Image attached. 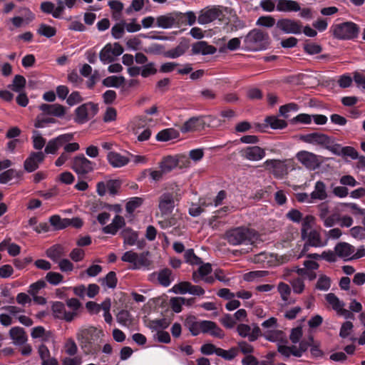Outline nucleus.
Listing matches in <instances>:
<instances>
[{
	"label": "nucleus",
	"instance_id": "f257e3e1",
	"mask_svg": "<svg viewBox=\"0 0 365 365\" xmlns=\"http://www.w3.org/2000/svg\"><path fill=\"white\" fill-rule=\"evenodd\" d=\"M300 140L304 143L320 145L334 155L351 160H365V156L359 155L358 151L351 146H342L336 143L335 138L326 134L314 132L300 135Z\"/></svg>",
	"mask_w": 365,
	"mask_h": 365
},
{
	"label": "nucleus",
	"instance_id": "f03ea898",
	"mask_svg": "<svg viewBox=\"0 0 365 365\" xmlns=\"http://www.w3.org/2000/svg\"><path fill=\"white\" fill-rule=\"evenodd\" d=\"M228 242L233 245H257L262 241L259 235L253 230L238 227L227 233Z\"/></svg>",
	"mask_w": 365,
	"mask_h": 365
},
{
	"label": "nucleus",
	"instance_id": "7ed1b4c3",
	"mask_svg": "<svg viewBox=\"0 0 365 365\" xmlns=\"http://www.w3.org/2000/svg\"><path fill=\"white\" fill-rule=\"evenodd\" d=\"M269 44V36L267 32L260 29L251 30L245 37L243 48L246 51H262L267 48Z\"/></svg>",
	"mask_w": 365,
	"mask_h": 365
},
{
	"label": "nucleus",
	"instance_id": "20e7f679",
	"mask_svg": "<svg viewBox=\"0 0 365 365\" xmlns=\"http://www.w3.org/2000/svg\"><path fill=\"white\" fill-rule=\"evenodd\" d=\"M359 25L352 21L334 24L330 27V33L333 37L342 41L356 38L359 36Z\"/></svg>",
	"mask_w": 365,
	"mask_h": 365
},
{
	"label": "nucleus",
	"instance_id": "39448f33",
	"mask_svg": "<svg viewBox=\"0 0 365 365\" xmlns=\"http://www.w3.org/2000/svg\"><path fill=\"white\" fill-rule=\"evenodd\" d=\"M179 190L178 187L175 185L170 191H166L159 197L158 209L161 217H165L172 213L175 206V201L178 200L180 196V193L178 192Z\"/></svg>",
	"mask_w": 365,
	"mask_h": 365
},
{
	"label": "nucleus",
	"instance_id": "423d86ee",
	"mask_svg": "<svg viewBox=\"0 0 365 365\" xmlns=\"http://www.w3.org/2000/svg\"><path fill=\"white\" fill-rule=\"evenodd\" d=\"M188 161H160L158 169L146 170L143 172L144 175L148 173L155 181L160 180L163 175L173 170H177L185 166Z\"/></svg>",
	"mask_w": 365,
	"mask_h": 365
},
{
	"label": "nucleus",
	"instance_id": "0eeeda50",
	"mask_svg": "<svg viewBox=\"0 0 365 365\" xmlns=\"http://www.w3.org/2000/svg\"><path fill=\"white\" fill-rule=\"evenodd\" d=\"M334 251L339 258L345 261L359 259L365 256L364 249H359L356 252L353 245L345 242L337 243L334 247Z\"/></svg>",
	"mask_w": 365,
	"mask_h": 365
},
{
	"label": "nucleus",
	"instance_id": "6e6552de",
	"mask_svg": "<svg viewBox=\"0 0 365 365\" xmlns=\"http://www.w3.org/2000/svg\"><path fill=\"white\" fill-rule=\"evenodd\" d=\"M222 6H213L202 10L198 16L197 21L200 24H207L216 19L222 20L225 16Z\"/></svg>",
	"mask_w": 365,
	"mask_h": 365
},
{
	"label": "nucleus",
	"instance_id": "1a4fd4ad",
	"mask_svg": "<svg viewBox=\"0 0 365 365\" xmlns=\"http://www.w3.org/2000/svg\"><path fill=\"white\" fill-rule=\"evenodd\" d=\"M98 111V104L93 102L83 103L78 106L76 110L75 121L78 123H84L88 120V115L93 117Z\"/></svg>",
	"mask_w": 365,
	"mask_h": 365
},
{
	"label": "nucleus",
	"instance_id": "9d476101",
	"mask_svg": "<svg viewBox=\"0 0 365 365\" xmlns=\"http://www.w3.org/2000/svg\"><path fill=\"white\" fill-rule=\"evenodd\" d=\"M276 25L284 34H299L302 31V23L297 20L281 19L277 21Z\"/></svg>",
	"mask_w": 365,
	"mask_h": 365
},
{
	"label": "nucleus",
	"instance_id": "9b49d317",
	"mask_svg": "<svg viewBox=\"0 0 365 365\" xmlns=\"http://www.w3.org/2000/svg\"><path fill=\"white\" fill-rule=\"evenodd\" d=\"M73 138L72 133L60 135L56 138L50 140L45 147L44 152L47 154H54L59 148L70 142Z\"/></svg>",
	"mask_w": 365,
	"mask_h": 365
},
{
	"label": "nucleus",
	"instance_id": "f8f14e48",
	"mask_svg": "<svg viewBox=\"0 0 365 365\" xmlns=\"http://www.w3.org/2000/svg\"><path fill=\"white\" fill-rule=\"evenodd\" d=\"M178 16H179V14L177 11L159 16L156 19V25L163 29H169L173 26L180 27L179 21H180V19H179Z\"/></svg>",
	"mask_w": 365,
	"mask_h": 365
},
{
	"label": "nucleus",
	"instance_id": "ddd939ff",
	"mask_svg": "<svg viewBox=\"0 0 365 365\" xmlns=\"http://www.w3.org/2000/svg\"><path fill=\"white\" fill-rule=\"evenodd\" d=\"M204 153V149L195 148L190 150L188 153L165 155L160 160H201Z\"/></svg>",
	"mask_w": 365,
	"mask_h": 365
},
{
	"label": "nucleus",
	"instance_id": "4468645a",
	"mask_svg": "<svg viewBox=\"0 0 365 365\" xmlns=\"http://www.w3.org/2000/svg\"><path fill=\"white\" fill-rule=\"evenodd\" d=\"M53 314L56 318L71 322L73 319V313L68 312L65 305L61 302H56L52 305Z\"/></svg>",
	"mask_w": 365,
	"mask_h": 365
},
{
	"label": "nucleus",
	"instance_id": "2eb2a0df",
	"mask_svg": "<svg viewBox=\"0 0 365 365\" xmlns=\"http://www.w3.org/2000/svg\"><path fill=\"white\" fill-rule=\"evenodd\" d=\"M266 124H256V128L262 131L263 128L269 125L272 129H283L287 126V123L284 120L279 119L276 116H267L264 120Z\"/></svg>",
	"mask_w": 365,
	"mask_h": 365
},
{
	"label": "nucleus",
	"instance_id": "dca6fc26",
	"mask_svg": "<svg viewBox=\"0 0 365 365\" xmlns=\"http://www.w3.org/2000/svg\"><path fill=\"white\" fill-rule=\"evenodd\" d=\"M43 114L51 115L56 117H63L65 115L66 109L62 105L56 104H46L43 103L39 107Z\"/></svg>",
	"mask_w": 365,
	"mask_h": 365
},
{
	"label": "nucleus",
	"instance_id": "f3484780",
	"mask_svg": "<svg viewBox=\"0 0 365 365\" xmlns=\"http://www.w3.org/2000/svg\"><path fill=\"white\" fill-rule=\"evenodd\" d=\"M217 51V48L212 45H209L206 41H200L192 44V53L208 55L214 54Z\"/></svg>",
	"mask_w": 365,
	"mask_h": 365
},
{
	"label": "nucleus",
	"instance_id": "a211bd4d",
	"mask_svg": "<svg viewBox=\"0 0 365 365\" xmlns=\"http://www.w3.org/2000/svg\"><path fill=\"white\" fill-rule=\"evenodd\" d=\"M202 325L201 330H202V333H207L220 339L224 336L223 331L215 322L204 320Z\"/></svg>",
	"mask_w": 365,
	"mask_h": 365
},
{
	"label": "nucleus",
	"instance_id": "6ab92c4d",
	"mask_svg": "<svg viewBox=\"0 0 365 365\" xmlns=\"http://www.w3.org/2000/svg\"><path fill=\"white\" fill-rule=\"evenodd\" d=\"M277 292L280 295L281 299L283 302L282 306H287L294 303V301L290 299L292 289L289 284L280 282L277 284Z\"/></svg>",
	"mask_w": 365,
	"mask_h": 365
},
{
	"label": "nucleus",
	"instance_id": "aec40b11",
	"mask_svg": "<svg viewBox=\"0 0 365 365\" xmlns=\"http://www.w3.org/2000/svg\"><path fill=\"white\" fill-rule=\"evenodd\" d=\"M277 10L281 12L299 11L301 10L298 2L293 0H277Z\"/></svg>",
	"mask_w": 365,
	"mask_h": 365
},
{
	"label": "nucleus",
	"instance_id": "412c9836",
	"mask_svg": "<svg viewBox=\"0 0 365 365\" xmlns=\"http://www.w3.org/2000/svg\"><path fill=\"white\" fill-rule=\"evenodd\" d=\"M125 224V220L122 216L115 215L112 222L103 228V231L106 234L115 235Z\"/></svg>",
	"mask_w": 365,
	"mask_h": 365
},
{
	"label": "nucleus",
	"instance_id": "4be33fe9",
	"mask_svg": "<svg viewBox=\"0 0 365 365\" xmlns=\"http://www.w3.org/2000/svg\"><path fill=\"white\" fill-rule=\"evenodd\" d=\"M122 236L123 237V245L125 247L126 245H138V247H141V245L138 241V235L136 232L131 229L126 228L122 231Z\"/></svg>",
	"mask_w": 365,
	"mask_h": 365
},
{
	"label": "nucleus",
	"instance_id": "5701e85b",
	"mask_svg": "<svg viewBox=\"0 0 365 365\" xmlns=\"http://www.w3.org/2000/svg\"><path fill=\"white\" fill-rule=\"evenodd\" d=\"M72 168L79 176H83L93 170V165L91 161H73Z\"/></svg>",
	"mask_w": 365,
	"mask_h": 365
},
{
	"label": "nucleus",
	"instance_id": "b1692460",
	"mask_svg": "<svg viewBox=\"0 0 365 365\" xmlns=\"http://www.w3.org/2000/svg\"><path fill=\"white\" fill-rule=\"evenodd\" d=\"M151 264L152 260L149 252H143L138 254L134 269H150Z\"/></svg>",
	"mask_w": 365,
	"mask_h": 365
},
{
	"label": "nucleus",
	"instance_id": "393cba45",
	"mask_svg": "<svg viewBox=\"0 0 365 365\" xmlns=\"http://www.w3.org/2000/svg\"><path fill=\"white\" fill-rule=\"evenodd\" d=\"M203 123L202 117H192L185 121L180 128L182 133H187L198 129Z\"/></svg>",
	"mask_w": 365,
	"mask_h": 365
},
{
	"label": "nucleus",
	"instance_id": "a878e982",
	"mask_svg": "<svg viewBox=\"0 0 365 365\" xmlns=\"http://www.w3.org/2000/svg\"><path fill=\"white\" fill-rule=\"evenodd\" d=\"M264 155V150L259 146H250L244 150V156L247 160H262Z\"/></svg>",
	"mask_w": 365,
	"mask_h": 365
},
{
	"label": "nucleus",
	"instance_id": "bb28decb",
	"mask_svg": "<svg viewBox=\"0 0 365 365\" xmlns=\"http://www.w3.org/2000/svg\"><path fill=\"white\" fill-rule=\"evenodd\" d=\"M188 48L187 43L180 42L175 48L165 51L163 56L169 58H177L182 56Z\"/></svg>",
	"mask_w": 365,
	"mask_h": 365
},
{
	"label": "nucleus",
	"instance_id": "cd10ccee",
	"mask_svg": "<svg viewBox=\"0 0 365 365\" xmlns=\"http://www.w3.org/2000/svg\"><path fill=\"white\" fill-rule=\"evenodd\" d=\"M64 255V248L60 245H55L46 250V256L55 262H58Z\"/></svg>",
	"mask_w": 365,
	"mask_h": 365
},
{
	"label": "nucleus",
	"instance_id": "c85d7f7f",
	"mask_svg": "<svg viewBox=\"0 0 365 365\" xmlns=\"http://www.w3.org/2000/svg\"><path fill=\"white\" fill-rule=\"evenodd\" d=\"M304 238H307L309 245L313 247H321L327 245V242L322 240L319 232L315 230L309 231Z\"/></svg>",
	"mask_w": 365,
	"mask_h": 365
},
{
	"label": "nucleus",
	"instance_id": "c756f323",
	"mask_svg": "<svg viewBox=\"0 0 365 365\" xmlns=\"http://www.w3.org/2000/svg\"><path fill=\"white\" fill-rule=\"evenodd\" d=\"M178 135V132L174 128H166L158 132L155 138L158 141L165 142L176 138Z\"/></svg>",
	"mask_w": 365,
	"mask_h": 365
},
{
	"label": "nucleus",
	"instance_id": "7c9ffc66",
	"mask_svg": "<svg viewBox=\"0 0 365 365\" xmlns=\"http://www.w3.org/2000/svg\"><path fill=\"white\" fill-rule=\"evenodd\" d=\"M252 261L262 266H271L274 261V256L266 252H260L255 255Z\"/></svg>",
	"mask_w": 365,
	"mask_h": 365
},
{
	"label": "nucleus",
	"instance_id": "2f4dec72",
	"mask_svg": "<svg viewBox=\"0 0 365 365\" xmlns=\"http://www.w3.org/2000/svg\"><path fill=\"white\" fill-rule=\"evenodd\" d=\"M9 335L14 343L21 344L26 341L24 329L19 327H15L10 329Z\"/></svg>",
	"mask_w": 365,
	"mask_h": 365
},
{
	"label": "nucleus",
	"instance_id": "473e14b6",
	"mask_svg": "<svg viewBox=\"0 0 365 365\" xmlns=\"http://www.w3.org/2000/svg\"><path fill=\"white\" fill-rule=\"evenodd\" d=\"M265 338L274 342H282L286 339V335L281 330L271 329L264 332Z\"/></svg>",
	"mask_w": 365,
	"mask_h": 365
},
{
	"label": "nucleus",
	"instance_id": "72a5a7b5",
	"mask_svg": "<svg viewBox=\"0 0 365 365\" xmlns=\"http://www.w3.org/2000/svg\"><path fill=\"white\" fill-rule=\"evenodd\" d=\"M310 195L313 200H324L327 196L324 183L321 181H317L315 184L314 190Z\"/></svg>",
	"mask_w": 365,
	"mask_h": 365
},
{
	"label": "nucleus",
	"instance_id": "f704fd0d",
	"mask_svg": "<svg viewBox=\"0 0 365 365\" xmlns=\"http://www.w3.org/2000/svg\"><path fill=\"white\" fill-rule=\"evenodd\" d=\"M178 14H179V19H180V21H179V26L180 27L184 25H193L196 21V16L194 12L192 11H187L186 13H182L177 11Z\"/></svg>",
	"mask_w": 365,
	"mask_h": 365
},
{
	"label": "nucleus",
	"instance_id": "c9c22d12",
	"mask_svg": "<svg viewBox=\"0 0 365 365\" xmlns=\"http://www.w3.org/2000/svg\"><path fill=\"white\" fill-rule=\"evenodd\" d=\"M99 58L101 62L104 64L113 62L114 56L112 52V45L110 43L106 44L100 51Z\"/></svg>",
	"mask_w": 365,
	"mask_h": 365
},
{
	"label": "nucleus",
	"instance_id": "e433bc0d",
	"mask_svg": "<svg viewBox=\"0 0 365 365\" xmlns=\"http://www.w3.org/2000/svg\"><path fill=\"white\" fill-rule=\"evenodd\" d=\"M325 299L329 305L336 312L345 306V304L333 293L326 294Z\"/></svg>",
	"mask_w": 365,
	"mask_h": 365
},
{
	"label": "nucleus",
	"instance_id": "4c0bfd02",
	"mask_svg": "<svg viewBox=\"0 0 365 365\" xmlns=\"http://www.w3.org/2000/svg\"><path fill=\"white\" fill-rule=\"evenodd\" d=\"M125 81L123 76H108L103 80V85L106 87L119 88Z\"/></svg>",
	"mask_w": 365,
	"mask_h": 365
},
{
	"label": "nucleus",
	"instance_id": "58836bf2",
	"mask_svg": "<svg viewBox=\"0 0 365 365\" xmlns=\"http://www.w3.org/2000/svg\"><path fill=\"white\" fill-rule=\"evenodd\" d=\"M302 237H307L308 232L312 230V227L315 222V218L312 215H307L302 218Z\"/></svg>",
	"mask_w": 365,
	"mask_h": 365
},
{
	"label": "nucleus",
	"instance_id": "ea45409f",
	"mask_svg": "<svg viewBox=\"0 0 365 365\" xmlns=\"http://www.w3.org/2000/svg\"><path fill=\"white\" fill-rule=\"evenodd\" d=\"M38 34L51 38L56 34V29L46 24H41L37 29Z\"/></svg>",
	"mask_w": 365,
	"mask_h": 365
},
{
	"label": "nucleus",
	"instance_id": "a19ab883",
	"mask_svg": "<svg viewBox=\"0 0 365 365\" xmlns=\"http://www.w3.org/2000/svg\"><path fill=\"white\" fill-rule=\"evenodd\" d=\"M62 147H63V153L57 160H68V154L73 153L79 149V145L78 143H66Z\"/></svg>",
	"mask_w": 365,
	"mask_h": 365
},
{
	"label": "nucleus",
	"instance_id": "79ce46f5",
	"mask_svg": "<svg viewBox=\"0 0 365 365\" xmlns=\"http://www.w3.org/2000/svg\"><path fill=\"white\" fill-rule=\"evenodd\" d=\"M26 78L21 75H16L13 79V83L9 86L15 92H20L26 86Z\"/></svg>",
	"mask_w": 365,
	"mask_h": 365
},
{
	"label": "nucleus",
	"instance_id": "37998d69",
	"mask_svg": "<svg viewBox=\"0 0 365 365\" xmlns=\"http://www.w3.org/2000/svg\"><path fill=\"white\" fill-rule=\"evenodd\" d=\"M170 324V322L166 319H155L150 322L149 328L152 330L157 331H163V329H166Z\"/></svg>",
	"mask_w": 365,
	"mask_h": 365
},
{
	"label": "nucleus",
	"instance_id": "c03bdc74",
	"mask_svg": "<svg viewBox=\"0 0 365 365\" xmlns=\"http://www.w3.org/2000/svg\"><path fill=\"white\" fill-rule=\"evenodd\" d=\"M143 199L139 197H133L129 199L125 208L128 212L132 213L136 208L141 206L143 203Z\"/></svg>",
	"mask_w": 365,
	"mask_h": 365
},
{
	"label": "nucleus",
	"instance_id": "a18cd8bd",
	"mask_svg": "<svg viewBox=\"0 0 365 365\" xmlns=\"http://www.w3.org/2000/svg\"><path fill=\"white\" fill-rule=\"evenodd\" d=\"M238 354V350L236 348H231L229 350H225L221 348L217 349V355L222 357L225 360L233 359Z\"/></svg>",
	"mask_w": 365,
	"mask_h": 365
},
{
	"label": "nucleus",
	"instance_id": "49530a36",
	"mask_svg": "<svg viewBox=\"0 0 365 365\" xmlns=\"http://www.w3.org/2000/svg\"><path fill=\"white\" fill-rule=\"evenodd\" d=\"M184 256L185 262L191 265H200L202 263L201 259L195 255L192 249L186 250Z\"/></svg>",
	"mask_w": 365,
	"mask_h": 365
},
{
	"label": "nucleus",
	"instance_id": "de8ad7c7",
	"mask_svg": "<svg viewBox=\"0 0 365 365\" xmlns=\"http://www.w3.org/2000/svg\"><path fill=\"white\" fill-rule=\"evenodd\" d=\"M171 271L165 269L160 271L158 274V281L164 287H168L171 283Z\"/></svg>",
	"mask_w": 365,
	"mask_h": 365
},
{
	"label": "nucleus",
	"instance_id": "09e8293b",
	"mask_svg": "<svg viewBox=\"0 0 365 365\" xmlns=\"http://www.w3.org/2000/svg\"><path fill=\"white\" fill-rule=\"evenodd\" d=\"M117 322L123 326H129L131 323V317L126 310H121L116 316Z\"/></svg>",
	"mask_w": 365,
	"mask_h": 365
},
{
	"label": "nucleus",
	"instance_id": "8fccbe9b",
	"mask_svg": "<svg viewBox=\"0 0 365 365\" xmlns=\"http://www.w3.org/2000/svg\"><path fill=\"white\" fill-rule=\"evenodd\" d=\"M50 223L56 230H61L66 227V218H61L58 215H53L49 219Z\"/></svg>",
	"mask_w": 365,
	"mask_h": 365
},
{
	"label": "nucleus",
	"instance_id": "3c124183",
	"mask_svg": "<svg viewBox=\"0 0 365 365\" xmlns=\"http://www.w3.org/2000/svg\"><path fill=\"white\" fill-rule=\"evenodd\" d=\"M190 284L189 282H182L178 284H175L172 289L171 291L174 292L175 294H185L188 293V290L190 288Z\"/></svg>",
	"mask_w": 365,
	"mask_h": 365
},
{
	"label": "nucleus",
	"instance_id": "603ef678",
	"mask_svg": "<svg viewBox=\"0 0 365 365\" xmlns=\"http://www.w3.org/2000/svg\"><path fill=\"white\" fill-rule=\"evenodd\" d=\"M117 284L116 274L114 272H110L106 277L102 280V284L108 288L113 289Z\"/></svg>",
	"mask_w": 365,
	"mask_h": 365
},
{
	"label": "nucleus",
	"instance_id": "864d4df0",
	"mask_svg": "<svg viewBox=\"0 0 365 365\" xmlns=\"http://www.w3.org/2000/svg\"><path fill=\"white\" fill-rule=\"evenodd\" d=\"M275 23V19L272 16H262L257 20L256 24L257 26L271 28Z\"/></svg>",
	"mask_w": 365,
	"mask_h": 365
},
{
	"label": "nucleus",
	"instance_id": "5fc2aeb1",
	"mask_svg": "<svg viewBox=\"0 0 365 365\" xmlns=\"http://www.w3.org/2000/svg\"><path fill=\"white\" fill-rule=\"evenodd\" d=\"M303 49L305 53L309 55L318 54L322 51V46L315 43H304Z\"/></svg>",
	"mask_w": 365,
	"mask_h": 365
},
{
	"label": "nucleus",
	"instance_id": "6e6d98bb",
	"mask_svg": "<svg viewBox=\"0 0 365 365\" xmlns=\"http://www.w3.org/2000/svg\"><path fill=\"white\" fill-rule=\"evenodd\" d=\"M155 66V64L153 62H150V63L144 65L141 68L140 75L143 78H147L151 75H155L158 71Z\"/></svg>",
	"mask_w": 365,
	"mask_h": 365
},
{
	"label": "nucleus",
	"instance_id": "4d7b16f0",
	"mask_svg": "<svg viewBox=\"0 0 365 365\" xmlns=\"http://www.w3.org/2000/svg\"><path fill=\"white\" fill-rule=\"evenodd\" d=\"M138 257V253L133 250L125 252L121 257V260L125 262H128L132 264V269H135V262Z\"/></svg>",
	"mask_w": 365,
	"mask_h": 365
},
{
	"label": "nucleus",
	"instance_id": "13d9d810",
	"mask_svg": "<svg viewBox=\"0 0 365 365\" xmlns=\"http://www.w3.org/2000/svg\"><path fill=\"white\" fill-rule=\"evenodd\" d=\"M125 22L115 24L111 29V34L115 39H120L122 38L125 32Z\"/></svg>",
	"mask_w": 365,
	"mask_h": 365
},
{
	"label": "nucleus",
	"instance_id": "bf43d9fd",
	"mask_svg": "<svg viewBox=\"0 0 365 365\" xmlns=\"http://www.w3.org/2000/svg\"><path fill=\"white\" fill-rule=\"evenodd\" d=\"M293 292L295 294H301L303 292L305 285L303 279L297 277L290 281Z\"/></svg>",
	"mask_w": 365,
	"mask_h": 365
},
{
	"label": "nucleus",
	"instance_id": "052dcab7",
	"mask_svg": "<svg viewBox=\"0 0 365 365\" xmlns=\"http://www.w3.org/2000/svg\"><path fill=\"white\" fill-rule=\"evenodd\" d=\"M108 6L113 10V16L116 18L120 15L123 9V4L119 0H112L108 2Z\"/></svg>",
	"mask_w": 365,
	"mask_h": 365
},
{
	"label": "nucleus",
	"instance_id": "680f3d73",
	"mask_svg": "<svg viewBox=\"0 0 365 365\" xmlns=\"http://www.w3.org/2000/svg\"><path fill=\"white\" fill-rule=\"evenodd\" d=\"M18 172L10 169L7 170L0 174V183L5 184L9 182L13 178L17 177Z\"/></svg>",
	"mask_w": 365,
	"mask_h": 365
},
{
	"label": "nucleus",
	"instance_id": "e2e57ef3",
	"mask_svg": "<svg viewBox=\"0 0 365 365\" xmlns=\"http://www.w3.org/2000/svg\"><path fill=\"white\" fill-rule=\"evenodd\" d=\"M299 109V106L297 104L294 103H288L284 106H280L279 108V113L281 115L287 118L289 117L288 113L290 111H297Z\"/></svg>",
	"mask_w": 365,
	"mask_h": 365
},
{
	"label": "nucleus",
	"instance_id": "0e129e2a",
	"mask_svg": "<svg viewBox=\"0 0 365 365\" xmlns=\"http://www.w3.org/2000/svg\"><path fill=\"white\" fill-rule=\"evenodd\" d=\"M185 304V298L184 297H173L170 299V304L173 310L179 313L182 311V306Z\"/></svg>",
	"mask_w": 365,
	"mask_h": 365
},
{
	"label": "nucleus",
	"instance_id": "69168bd1",
	"mask_svg": "<svg viewBox=\"0 0 365 365\" xmlns=\"http://www.w3.org/2000/svg\"><path fill=\"white\" fill-rule=\"evenodd\" d=\"M89 330L88 329H81L77 333L76 337L78 341L81 344V346L83 348L87 346V344L89 343Z\"/></svg>",
	"mask_w": 365,
	"mask_h": 365
},
{
	"label": "nucleus",
	"instance_id": "338daca9",
	"mask_svg": "<svg viewBox=\"0 0 365 365\" xmlns=\"http://www.w3.org/2000/svg\"><path fill=\"white\" fill-rule=\"evenodd\" d=\"M56 122V120L53 118L41 117L38 115L35 120L34 126L38 128H45L47 124L55 123Z\"/></svg>",
	"mask_w": 365,
	"mask_h": 365
},
{
	"label": "nucleus",
	"instance_id": "774afa93",
	"mask_svg": "<svg viewBox=\"0 0 365 365\" xmlns=\"http://www.w3.org/2000/svg\"><path fill=\"white\" fill-rule=\"evenodd\" d=\"M64 349L66 353L69 356H75L78 351V347L72 339H68L64 345Z\"/></svg>",
	"mask_w": 365,
	"mask_h": 365
}]
</instances>
